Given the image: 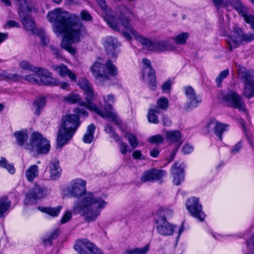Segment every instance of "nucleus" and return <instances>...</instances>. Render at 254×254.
Segmentation results:
<instances>
[{"label": "nucleus", "instance_id": "5fc2aeb1", "mask_svg": "<svg viewBox=\"0 0 254 254\" xmlns=\"http://www.w3.org/2000/svg\"><path fill=\"white\" fill-rule=\"evenodd\" d=\"M79 85L82 89L86 88H90L91 86H92L89 81L86 78L81 79V80L79 81Z\"/></svg>", "mask_w": 254, "mask_h": 254}, {"label": "nucleus", "instance_id": "69168bd1", "mask_svg": "<svg viewBox=\"0 0 254 254\" xmlns=\"http://www.w3.org/2000/svg\"><path fill=\"white\" fill-rule=\"evenodd\" d=\"M242 147V142L241 141H239L236 145L234 146V147L231 150V152L232 153L236 154L239 152Z\"/></svg>", "mask_w": 254, "mask_h": 254}, {"label": "nucleus", "instance_id": "c9c22d12", "mask_svg": "<svg viewBox=\"0 0 254 254\" xmlns=\"http://www.w3.org/2000/svg\"><path fill=\"white\" fill-rule=\"evenodd\" d=\"M64 100L71 104H75L78 103L80 106L85 107L80 104V102L83 101L80 98L79 95L76 94H69L67 96L64 97Z\"/></svg>", "mask_w": 254, "mask_h": 254}, {"label": "nucleus", "instance_id": "603ef678", "mask_svg": "<svg viewBox=\"0 0 254 254\" xmlns=\"http://www.w3.org/2000/svg\"><path fill=\"white\" fill-rule=\"evenodd\" d=\"M81 19L83 21H91L92 17L91 14L85 10H82L80 12Z\"/></svg>", "mask_w": 254, "mask_h": 254}, {"label": "nucleus", "instance_id": "37998d69", "mask_svg": "<svg viewBox=\"0 0 254 254\" xmlns=\"http://www.w3.org/2000/svg\"><path fill=\"white\" fill-rule=\"evenodd\" d=\"M26 81L36 84L42 85L38 74H29L24 77Z\"/></svg>", "mask_w": 254, "mask_h": 254}, {"label": "nucleus", "instance_id": "f03ea898", "mask_svg": "<svg viewBox=\"0 0 254 254\" xmlns=\"http://www.w3.org/2000/svg\"><path fill=\"white\" fill-rule=\"evenodd\" d=\"M86 181L80 179L73 180L70 186L66 188L67 193L71 196L80 198L75 202L73 213H80L84 216L85 221L90 222L95 221L100 215L101 209L107 203L100 197H95L92 192L85 191Z\"/></svg>", "mask_w": 254, "mask_h": 254}, {"label": "nucleus", "instance_id": "09e8293b", "mask_svg": "<svg viewBox=\"0 0 254 254\" xmlns=\"http://www.w3.org/2000/svg\"><path fill=\"white\" fill-rule=\"evenodd\" d=\"M126 136L127 138L128 142L133 148H135L138 144L136 137L133 134L127 133Z\"/></svg>", "mask_w": 254, "mask_h": 254}, {"label": "nucleus", "instance_id": "2eb2a0df", "mask_svg": "<svg viewBox=\"0 0 254 254\" xmlns=\"http://www.w3.org/2000/svg\"><path fill=\"white\" fill-rule=\"evenodd\" d=\"M34 73L38 74L42 85L57 86L60 84L59 80L52 77V73L46 68L36 67Z\"/></svg>", "mask_w": 254, "mask_h": 254}, {"label": "nucleus", "instance_id": "8fccbe9b", "mask_svg": "<svg viewBox=\"0 0 254 254\" xmlns=\"http://www.w3.org/2000/svg\"><path fill=\"white\" fill-rule=\"evenodd\" d=\"M149 244H147L143 248H136L132 250L134 254H146L149 250Z\"/></svg>", "mask_w": 254, "mask_h": 254}, {"label": "nucleus", "instance_id": "4be33fe9", "mask_svg": "<svg viewBox=\"0 0 254 254\" xmlns=\"http://www.w3.org/2000/svg\"><path fill=\"white\" fill-rule=\"evenodd\" d=\"M104 46L106 49V52L111 58H116L117 57L118 43L116 39L112 37H108L106 38Z\"/></svg>", "mask_w": 254, "mask_h": 254}, {"label": "nucleus", "instance_id": "2f4dec72", "mask_svg": "<svg viewBox=\"0 0 254 254\" xmlns=\"http://www.w3.org/2000/svg\"><path fill=\"white\" fill-rule=\"evenodd\" d=\"M159 111L157 108L150 109L147 114V119L149 123L157 124L159 123V120L156 114H159Z\"/></svg>", "mask_w": 254, "mask_h": 254}, {"label": "nucleus", "instance_id": "680f3d73", "mask_svg": "<svg viewBox=\"0 0 254 254\" xmlns=\"http://www.w3.org/2000/svg\"><path fill=\"white\" fill-rule=\"evenodd\" d=\"M49 48L56 58L61 57L60 50L57 47H55L53 45H50Z\"/></svg>", "mask_w": 254, "mask_h": 254}, {"label": "nucleus", "instance_id": "b1692460", "mask_svg": "<svg viewBox=\"0 0 254 254\" xmlns=\"http://www.w3.org/2000/svg\"><path fill=\"white\" fill-rule=\"evenodd\" d=\"M50 179L51 180L58 179L61 175L62 169L60 166L59 161L56 158L52 159L49 165Z\"/></svg>", "mask_w": 254, "mask_h": 254}, {"label": "nucleus", "instance_id": "393cba45", "mask_svg": "<svg viewBox=\"0 0 254 254\" xmlns=\"http://www.w3.org/2000/svg\"><path fill=\"white\" fill-rule=\"evenodd\" d=\"M243 34V32L241 28L238 27L234 28L232 37L228 42L229 49L231 50L233 48H237L239 46L241 36Z\"/></svg>", "mask_w": 254, "mask_h": 254}, {"label": "nucleus", "instance_id": "e2e57ef3", "mask_svg": "<svg viewBox=\"0 0 254 254\" xmlns=\"http://www.w3.org/2000/svg\"><path fill=\"white\" fill-rule=\"evenodd\" d=\"M182 143H183V141H181L179 144H176L175 147L172 150L171 154L170 155V156L169 157V162L172 161L174 159L175 156L179 148L182 145Z\"/></svg>", "mask_w": 254, "mask_h": 254}, {"label": "nucleus", "instance_id": "aec40b11", "mask_svg": "<svg viewBox=\"0 0 254 254\" xmlns=\"http://www.w3.org/2000/svg\"><path fill=\"white\" fill-rule=\"evenodd\" d=\"M171 173L173 177V182L178 186L184 179V166L183 164L175 162L171 168Z\"/></svg>", "mask_w": 254, "mask_h": 254}, {"label": "nucleus", "instance_id": "ddd939ff", "mask_svg": "<svg viewBox=\"0 0 254 254\" xmlns=\"http://www.w3.org/2000/svg\"><path fill=\"white\" fill-rule=\"evenodd\" d=\"M229 125L222 124L215 119H211L206 125L204 132L205 133H209L211 130H213L215 134L218 137L220 141L222 140L223 133L228 129Z\"/></svg>", "mask_w": 254, "mask_h": 254}, {"label": "nucleus", "instance_id": "6e6552de", "mask_svg": "<svg viewBox=\"0 0 254 254\" xmlns=\"http://www.w3.org/2000/svg\"><path fill=\"white\" fill-rule=\"evenodd\" d=\"M50 148L49 140L43 138L42 135L38 132H34L31 135L30 143H26L24 149L36 150L38 154H46Z\"/></svg>", "mask_w": 254, "mask_h": 254}, {"label": "nucleus", "instance_id": "de8ad7c7", "mask_svg": "<svg viewBox=\"0 0 254 254\" xmlns=\"http://www.w3.org/2000/svg\"><path fill=\"white\" fill-rule=\"evenodd\" d=\"M247 245L249 252L246 254H254V234L247 241Z\"/></svg>", "mask_w": 254, "mask_h": 254}, {"label": "nucleus", "instance_id": "72a5a7b5", "mask_svg": "<svg viewBox=\"0 0 254 254\" xmlns=\"http://www.w3.org/2000/svg\"><path fill=\"white\" fill-rule=\"evenodd\" d=\"M17 1L19 6V15L21 12L27 13L31 10L32 7L28 3L27 0H17Z\"/></svg>", "mask_w": 254, "mask_h": 254}, {"label": "nucleus", "instance_id": "412c9836", "mask_svg": "<svg viewBox=\"0 0 254 254\" xmlns=\"http://www.w3.org/2000/svg\"><path fill=\"white\" fill-rule=\"evenodd\" d=\"M21 22L27 31H30L33 34H37L38 29L36 27L34 20L29 13H20L19 15Z\"/></svg>", "mask_w": 254, "mask_h": 254}, {"label": "nucleus", "instance_id": "e433bc0d", "mask_svg": "<svg viewBox=\"0 0 254 254\" xmlns=\"http://www.w3.org/2000/svg\"><path fill=\"white\" fill-rule=\"evenodd\" d=\"M52 67L54 71L62 77L66 76L67 72L68 70L67 66L63 64H61L60 65H53Z\"/></svg>", "mask_w": 254, "mask_h": 254}, {"label": "nucleus", "instance_id": "a18cd8bd", "mask_svg": "<svg viewBox=\"0 0 254 254\" xmlns=\"http://www.w3.org/2000/svg\"><path fill=\"white\" fill-rule=\"evenodd\" d=\"M148 141L152 144H160L164 141V138L160 134L153 135L148 138Z\"/></svg>", "mask_w": 254, "mask_h": 254}, {"label": "nucleus", "instance_id": "0eeeda50", "mask_svg": "<svg viewBox=\"0 0 254 254\" xmlns=\"http://www.w3.org/2000/svg\"><path fill=\"white\" fill-rule=\"evenodd\" d=\"M103 100L104 104V110L103 111L97 107V110L92 109V111L101 116L103 118L110 119L112 121L118 126L122 124L121 120L118 117L117 113L113 111V104L116 102V98L114 95L110 94L107 96H103Z\"/></svg>", "mask_w": 254, "mask_h": 254}, {"label": "nucleus", "instance_id": "0e129e2a", "mask_svg": "<svg viewBox=\"0 0 254 254\" xmlns=\"http://www.w3.org/2000/svg\"><path fill=\"white\" fill-rule=\"evenodd\" d=\"M71 218V213L70 211H66V213L63 215L61 219V222L62 224L65 223L69 221Z\"/></svg>", "mask_w": 254, "mask_h": 254}, {"label": "nucleus", "instance_id": "5701e85b", "mask_svg": "<svg viewBox=\"0 0 254 254\" xmlns=\"http://www.w3.org/2000/svg\"><path fill=\"white\" fill-rule=\"evenodd\" d=\"M82 90L84 91L86 102L81 101L80 104L85 106V107L90 111L92 109H94L99 112V110L97 109V106L92 102L94 99V90L92 86H91L90 88H86Z\"/></svg>", "mask_w": 254, "mask_h": 254}, {"label": "nucleus", "instance_id": "f257e3e1", "mask_svg": "<svg viewBox=\"0 0 254 254\" xmlns=\"http://www.w3.org/2000/svg\"><path fill=\"white\" fill-rule=\"evenodd\" d=\"M47 17L52 24L53 30L56 35L58 37L62 35L65 36L61 44V48L72 54L76 53L75 48L71 46V44L79 42L81 33L86 32V27L79 16L69 13L62 8H57L50 11Z\"/></svg>", "mask_w": 254, "mask_h": 254}, {"label": "nucleus", "instance_id": "c85d7f7f", "mask_svg": "<svg viewBox=\"0 0 254 254\" xmlns=\"http://www.w3.org/2000/svg\"><path fill=\"white\" fill-rule=\"evenodd\" d=\"M11 205V201L8 200L6 196L0 198V218L4 216V213L8 211Z\"/></svg>", "mask_w": 254, "mask_h": 254}, {"label": "nucleus", "instance_id": "4c0bfd02", "mask_svg": "<svg viewBox=\"0 0 254 254\" xmlns=\"http://www.w3.org/2000/svg\"><path fill=\"white\" fill-rule=\"evenodd\" d=\"M232 6L241 14H244L247 11V9H248L247 7L242 4L240 0L233 1Z\"/></svg>", "mask_w": 254, "mask_h": 254}, {"label": "nucleus", "instance_id": "6e6d98bb", "mask_svg": "<svg viewBox=\"0 0 254 254\" xmlns=\"http://www.w3.org/2000/svg\"><path fill=\"white\" fill-rule=\"evenodd\" d=\"M79 85L82 89L86 88H90L91 86H92L89 81L86 78L81 79V80L79 81Z\"/></svg>", "mask_w": 254, "mask_h": 254}, {"label": "nucleus", "instance_id": "cd10ccee", "mask_svg": "<svg viewBox=\"0 0 254 254\" xmlns=\"http://www.w3.org/2000/svg\"><path fill=\"white\" fill-rule=\"evenodd\" d=\"M39 174L38 167L33 165L29 167L25 171L26 179L29 182H33L34 179L37 177Z\"/></svg>", "mask_w": 254, "mask_h": 254}, {"label": "nucleus", "instance_id": "7c9ffc66", "mask_svg": "<svg viewBox=\"0 0 254 254\" xmlns=\"http://www.w3.org/2000/svg\"><path fill=\"white\" fill-rule=\"evenodd\" d=\"M62 208V206H58L56 207L39 206L38 209L42 212L47 213L53 217H55L58 215Z\"/></svg>", "mask_w": 254, "mask_h": 254}, {"label": "nucleus", "instance_id": "338daca9", "mask_svg": "<svg viewBox=\"0 0 254 254\" xmlns=\"http://www.w3.org/2000/svg\"><path fill=\"white\" fill-rule=\"evenodd\" d=\"M173 214V211L172 210L169 209H165L163 210L160 212V215L159 216H164L166 218V217H170Z\"/></svg>", "mask_w": 254, "mask_h": 254}, {"label": "nucleus", "instance_id": "c03bdc74", "mask_svg": "<svg viewBox=\"0 0 254 254\" xmlns=\"http://www.w3.org/2000/svg\"><path fill=\"white\" fill-rule=\"evenodd\" d=\"M229 74V71L228 69L222 71L216 79V83L218 87L221 86V83L222 80L225 78Z\"/></svg>", "mask_w": 254, "mask_h": 254}, {"label": "nucleus", "instance_id": "bb28decb", "mask_svg": "<svg viewBox=\"0 0 254 254\" xmlns=\"http://www.w3.org/2000/svg\"><path fill=\"white\" fill-rule=\"evenodd\" d=\"M14 136L16 138L17 143L20 146H24L26 144L25 142L27 140L28 136L27 130H21L15 131Z\"/></svg>", "mask_w": 254, "mask_h": 254}, {"label": "nucleus", "instance_id": "a19ab883", "mask_svg": "<svg viewBox=\"0 0 254 254\" xmlns=\"http://www.w3.org/2000/svg\"><path fill=\"white\" fill-rule=\"evenodd\" d=\"M156 104L157 106L155 108H157L159 111V109L166 110L168 107L169 101L165 97H161L157 100Z\"/></svg>", "mask_w": 254, "mask_h": 254}, {"label": "nucleus", "instance_id": "864d4df0", "mask_svg": "<svg viewBox=\"0 0 254 254\" xmlns=\"http://www.w3.org/2000/svg\"><path fill=\"white\" fill-rule=\"evenodd\" d=\"M7 78L12 80L15 82L21 81L22 79H24V76L20 75L17 73L15 74H9L7 76Z\"/></svg>", "mask_w": 254, "mask_h": 254}, {"label": "nucleus", "instance_id": "c756f323", "mask_svg": "<svg viewBox=\"0 0 254 254\" xmlns=\"http://www.w3.org/2000/svg\"><path fill=\"white\" fill-rule=\"evenodd\" d=\"M95 130V126L91 124L87 127L86 133L84 135L82 140L85 143H90L93 140L94 132Z\"/></svg>", "mask_w": 254, "mask_h": 254}, {"label": "nucleus", "instance_id": "4468645a", "mask_svg": "<svg viewBox=\"0 0 254 254\" xmlns=\"http://www.w3.org/2000/svg\"><path fill=\"white\" fill-rule=\"evenodd\" d=\"M155 221L157 224L156 229L159 234L164 236H170L173 234L176 226L167 221L165 217L158 216L155 218Z\"/></svg>", "mask_w": 254, "mask_h": 254}, {"label": "nucleus", "instance_id": "a211bd4d", "mask_svg": "<svg viewBox=\"0 0 254 254\" xmlns=\"http://www.w3.org/2000/svg\"><path fill=\"white\" fill-rule=\"evenodd\" d=\"M185 92L188 98V105L185 107V110H188L189 108L196 107L201 102V97L196 96L195 91L191 87H185Z\"/></svg>", "mask_w": 254, "mask_h": 254}, {"label": "nucleus", "instance_id": "49530a36", "mask_svg": "<svg viewBox=\"0 0 254 254\" xmlns=\"http://www.w3.org/2000/svg\"><path fill=\"white\" fill-rule=\"evenodd\" d=\"M105 131L110 134V136L113 138L116 141H119L120 138L115 131L114 129L109 125H107L105 128Z\"/></svg>", "mask_w": 254, "mask_h": 254}, {"label": "nucleus", "instance_id": "473e14b6", "mask_svg": "<svg viewBox=\"0 0 254 254\" xmlns=\"http://www.w3.org/2000/svg\"><path fill=\"white\" fill-rule=\"evenodd\" d=\"M46 99L44 97H40L37 98L33 102V106L35 108V114L39 115L40 111L45 105Z\"/></svg>", "mask_w": 254, "mask_h": 254}, {"label": "nucleus", "instance_id": "f704fd0d", "mask_svg": "<svg viewBox=\"0 0 254 254\" xmlns=\"http://www.w3.org/2000/svg\"><path fill=\"white\" fill-rule=\"evenodd\" d=\"M0 167L6 169L10 174L15 173L13 165L9 164L5 158L1 157L0 159Z\"/></svg>", "mask_w": 254, "mask_h": 254}, {"label": "nucleus", "instance_id": "6ab92c4d", "mask_svg": "<svg viewBox=\"0 0 254 254\" xmlns=\"http://www.w3.org/2000/svg\"><path fill=\"white\" fill-rule=\"evenodd\" d=\"M165 175V172L162 170L150 169L143 174L140 180L141 182H153L161 179Z\"/></svg>", "mask_w": 254, "mask_h": 254}, {"label": "nucleus", "instance_id": "58836bf2", "mask_svg": "<svg viewBox=\"0 0 254 254\" xmlns=\"http://www.w3.org/2000/svg\"><path fill=\"white\" fill-rule=\"evenodd\" d=\"M189 37V34L187 32H183L172 39L178 44H185Z\"/></svg>", "mask_w": 254, "mask_h": 254}, {"label": "nucleus", "instance_id": "1a4fd4ad", "mask_svg": "<svg viewBox=\"0 0 254 254\" xmlns=\"http://www.w3.org/2000/svg\"><path fill=\"white\" fill-rule=\"evenodd\" d=\"M225 104L230 107L238 109L240 111L246 112L247 108L242 97L236 92L229 91L225 94H222L219 97Z\"/></svg>", "mask_w": 254, "mask_h": 254}, {"label": "nucleus", "instance_id": "9b49d317", "mask_svg": "<svg viewBox=\"0 0 254 254\" xmlns=\"http://www.w3.org/2000/svg\"><path fill=\"white\" fill-rule=\"evenodd\" d=\"M47 195V190L44 187L35 185L26 194L24 200V205L35 204L38 199L44 197Z\"/></svg>", "mask_w": 254, "mask_h": 254}, {"label": "nucleus", "instance_id": "13d9d810", "mask_svg": "<svg viewBox=\"0 0 254 254\" xmlns=\"http://www.w3.org/2000/svg\"><path fill=\"white\" fill-rule=\"evenodd\" d=\"M193 150V147L188 143H186L182 148V151L184 154L190 153Z\"/></svg>", "mask_w": 254, "mask_h": 254}, {"label": "nucleus", "instance_id": "a878e982", "mask_svg": "<svg viewBox=\"0 0 254 254\" xmlns=\"http://www.w3.org/2000/svg\"><path fill=\"white\" fill-rule=\"evenodd\" d=\"M166 138L171 142L176 143L177 144L181 142L182 134L177 130L166 131Z\"/></svg>", "mask_w": 254, "mask_h": 254}, {"label": "nucleus", "instance_id": "bf43d9fd", "mask_svg": "<svg viewBox=\"0 0 254 254\" xmlns=\"http://www.w3.org/2000/svg\"><path fill=\"white\" fill-rule=\"evenodd\" d=\"M248 11L245 12L244 14H242L241 15L244 17L245 21L251 24L254 21V16L253 15H248Z\"/></svg>", "mask_w": 254, "mask_h": 254}, {"label": "nucleus", "instance_id": "20e7f679", "mask_svg": "<svg viewBox=\"0 0 254 254\" xmlns=\"http://www.w3.org/2000/svg\"><path fill=\"white\" fill-rule=\"evenodd\" d=\"M79 125V117L75 114L64 116L57 134L58 147H61L67 143L72 138Z\"/></svg>", "mask_w": 254, "mask_h": 254}, {"label": "nucleus", "instance_id": "423d86ee", "mask_svg": "<svg viewBox=\"0 0 254 254\" xmlns=\"http://www.w3.org/2000/svg\"><path fill=\"white\" fill-rule=\"evenodd\" d=\"M134 38L150 51L162 53L165 51H172L175 49L174 46L169 40L156 39L154 41H151L142 37L139 33Z\"/></svg>", "mask_w": 254, "mask_h": 254}, {"label": "nucleus", "instance_id": "774afa93", "mask_svg": "<svg viewBox=\"0 0 254 254\" xmlns=\"http://www.w3.org/2000/svg\"><path fill=\"white\" fill-rule=\"evenodd\" d=\"M43 242L45 246H51L53 244V240L48 236L43 238Z\"/></svg>", "mask_w": 254, "mask_h": 254}, {"label": "nucleus", "instance_id": "39448f33", "mask_svg": "<svg viewBox=\"0 0 254 254\" xmlns=\"http://www.w3.org/2000/svg\"><path fill=\"white\" fill-rule=\"evenodd\" d=\"M90 70L96 79L101 82L110 79V77L116 76L118 72L117 68L110 60L105 64L98 61L95 62Z\"/></svg>", "mask_w": 254, "mask_h": 254}, {"label": "nucleus", "instance_id": "79ce46f5", "mask_svg": "<svg viewBox=\"0 0 254 254\" xmlns=\"http://www.w3.org/2000/svg\"><path fill=\"white\" fill-rule=\"evenodd\" d=\"M19 67L23 70H29L33 72H35V71L36 69V67L33 66L27 61H21L19 63Z\"/></svg>", "mask_w": 254, "mask_h": 254}, {"label": "nucleus", "instance_id": "f3484780", "mask_svg": "<svg viewBox=\"0 0 254 254\" xmlns=\"http://www.w3.org/2000/svg\"><path fill=\"white\" fill-rule=\"evenodd\" d=\"M238 74L240 78L243 80L246 86H249L251 90L250 93H247V87H245L244 94L248 98L253 97L252 93L254 91V83L252 79V76L249 71L246 68H240L238 70Z\"/></svg>", "mask_w": 254, "mask_h": 254}, {"label": "nucleus", "instance_id": "ea45409f", "mask_svg": "<svg viewBox=\"0 0 254 254\" xmlns=\"http://www.w3.org/2000/svg\"><path fill=\"white\" fill-rule=\"evenodd\" d=\"M36 34L40 38L42 46L46 47L50 43V39L46 35L44 30H38L37 33Z\"/></svg>", "mask_w": 254, "mask_h": 254}, {"label": "nucleus", "instance_id": "052dcab7", "mask_svg": "<svg viewBox=\"0 0 254 254\" xmlns=\"http://www.w3.org/2000/svg\"><path fill=\"white\" fill-rule=\"evenodd\" d=\"M73 112L76 114V116H83L85 117L88 116V113L84 109H81L79 108H76L74 109Z\"/></svg>", "mask_w": 254, "mask_h": 254}, {"label": "nucleus", "instance_id": "dca6fc26", "mask_svg": "<svg viewBox=\"0 0 254 254\" xmlns=\"http://www.w3.org/2000/svg\"><path fill=\"white\" fill-rule=\"evenodd\" d=\"M74 248L79 254H103L101 250L86 239L79 241Z\"/></svg>", "mask_w": 254, "mask_h": 254}, {"label": "nucleus", "instance_id": "7ed1b4c3", "mask_svg": "<svg viewBox=\"0 0 254 254\" xmlns=\"http://www.w3.org/2000/svg\"><path fill=\"white\" fill-rule=\"evenodd\" d=\"M118 17L114 16L113 12L108 11L104 16V19L108 25L113 30L120 32L122 27L127 31H122V35L128 40H131L130 34L135 37L138 35V32L129 23L131 16H134L133 11L124 5H121L118 7Z\"/></svg>", "mask_w": 254, "mask_h": 254}, {"label": "nucleus", "instance_id": "4d7b16f0", "mask_svg": "<svg viewBox=\"0 0 254 254\" xmlns=\"http://www.w3.org/2000/svg\"><path fill=\"white\" fill-rule=\"evenodd\" d=\"M120 151L123 154H125L127 152H130L131 150H128V146L127 143L121 141L119 143Z\"/></svg>", "mask_w": 254, "mask_h": 254}, {"label": "nucleus", "instance_id": "3c124183", "mask_svg": "<svg viewBox=\"0 0 254 254\" xmlns=\"http://www.w3.org/2000/svg\"><path fill=\"white\" fill-rule=\"evenodd\" d=\"M254 39V33H248L244 34L243 33V35L241 36V39L240 41V43L243 42H250Z\"/></svg>", "mask_w": 254, "mask_h": 254}, {"label": "nucleus", "instance_id": "9d476101", "mask_svg": "<svg viewBox=\"0 0 254 254\" xmlns=\"http://www.w3.org/2000/svg\"><path fill=\"white\" fill-rule=\"evenodd\" d=\"M186 206L192 216L200 222L204 220L206 215L202 211V206L198 198L194 196L190 198L186 201Z\"/></svg>", "mask_w": 254, "mask_h": 254}, {"label": "nucleus", "instance_id": "f8f14e48", "mask_svg": "<svg viewBox=\"0 0 254 254\" xmlns=\"http://www.w3.org/2000/svg\"><path fill=\"white\" fill-rule=\"evenodd\" d=\"M143 64L142 76L144 81L148 84L151 90L156 89V76L155 71L151 65L150 61L145 58L142 60Z\"/></svg>", "mask_w": 254, "mask_h": 254}]
</instances>
